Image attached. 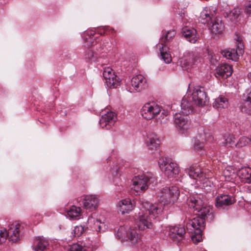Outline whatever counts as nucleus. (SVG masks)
I'll use <instances>...</instances> for the list:
<instances>
[{
  "label": "nucleus",
  "instance_id": "obj_32",
  "mask_svg": "<svg viewBox=\"0 0 251 251\" xmlns=\"http://www.w3.org/2000/svg\"><path fill=\"white\" fill-rule=\"evenodd\" d=\"M240 14V11L239 9L236 8L229 12H226L225 14V17L229 19L231 22L236 23L238 21Z\"/></svg>",
  "mask_w": 251,
  "mask_h": 251
},
{
  "label": "nucleus",
  "instance_id": "obj_47",
  "mask_svg": "<svg viewBox=\"0 0 251 251\" xmlns=\"http://www.w3.org/2000/svg\"><path fill=\"white\" fill-rule=\"evenodd\" d=\"M110 30H111V33L115 32V31L113 28H111Z\"/></svg>",
  "mask_w": 251,
  "mask_h": 251
},
{
  "label": "nucleus",
  "instance_id": "obj_34",
  "mask_svg": "<svg viewBox=\"0 0 251 251\" xmlns=\"http://www.w3.org/2000/svg\"><path fill=\"white\" fill-rule=\"evenodd\" d=\"M176 34V32L174 30H169L168 31H164L163 32L162 37L160 39L161 42L160 44H163L164 45V43L170 41L171 39L175 37Z\"/></svg>",
  "mask_w": 251,
  "mask_h": 251
},
{
  "label": "nucleus",
  "instance_id": "obj_18",
  "mask_svg": "<svg viewBox=\"0 0 251 251\" xmlns=\"http://www.w3.org/2000/svg\"><path fill=\"white\" fill-rule=\"evenodd\" d=\"M131 83L137 92H141L148 87L146 79L141 75L133 77L131 79Z\"/></svg>",
  "mask_w": 251,
  "mask_h": 251
},
{
  "label": "nucleus",
  "instance_id": "obj_22",
  "mask_svg": "<svg viewBox=\"0 0 251 251\" xmlns=\"http://www.w3.org/2000/svg\"><path fill=\"white\" fill-rule=\"evenodd\" d=\"M197 59V55L194 52H187L180 62L181 67L187 69L189 66L193 65Z\"/></svg>",
  "mask_w": 251,
  "mask_h": 251
},
{
  "label": "nucleus",
  "instance_id": "obj_10",
  "mask_svg": "<svg viewBox=\"0 0 251 251\" xmlns=\"http://www.w3.org/2000/svg\"><path fill=\"white\" fill-rule=\"evenodd\" d=\"M103 76L105 80V83L108 87L116 88L120 85L121 80L115 74V72L111 68L107 67L104 69Z\"/></svg>",
  "mask_w": 251,
  "mask_h": 251
},
{
  "label": "nucleus",
  "instance_id": "obj_2",
  "mask_svg": "<svg viewBox=\"0 0 251 251\" xmlns=\"http://www.w3.org/2000/svg\"><path fill=\"white\" fill-rule=\"evenodd\" d=\"M203 196L196 194L189 198V205L197 211V216L204 220V221L211 222L215 218L213 210L210 206L205 205Z\"/></svg>",
  "mask_w": 251,
  "mask_h": 251
},
{
  "label": "nucleus",
  "instance_id": "obj_4",
  "mask_svg": "<svg viewBox=\"0 0 251 251\" xmlns=\"http://www.w3.org/2000/svg\"><path fill=\"white\" fill-rule=\"evenodd\" d=\"M157 183L156 177L151 173H147L134 178L131 189L137 193L144 192L150 186L154 187Z\"/></svg>",
  "mask_w": 251,
  "mask_h": 251
},
{
  "label": "nucleus",
  "instance_id": "obj_13",
  "mask_svg": "<svg viewBox=\"0 0 251 251\" xmlns=\"http://www.w3.org/2000/svg\"><path fill=\"white\" fill-rule=\"evenodd\" d=\"M161 108L158 105L147 103L142 107L141 114L144 118L151 120L159 114Z\"/></svg>",
  "mask_w": 251,
  "mask_h": 251
},
{
  "label": "nucleus",
  "instance_id": "obj_42",
  "mask_svg": "<svg viewBox=\"0 0 251 251\" xmlns=\"http://www.w3.org/2000/svg\"><path fill=\"white\" fill-rule=\"evenodd\" d=\"M204 147V144L199 141H196L194 144V148L196 150H199L202 149Z\"/></svg>",
  "mask_w": 251,
  "mask_h": 251
},
{
  "label": "nucleus",
  "instance_id": "obj_6",
  "mask_svg": "<svg viewBox=\"0 0 251 251\" xmlns=\"http://www.w3.org/2000/svg\"><path fill=\"white\" fill-rule=\"evenodd\" d=\"M116 237L122 242L129 241L133 245L136 244L139 239V233L136 229L125 226H120L118 228Z\"/></svg>",
  "mask_w": 251,
  "mask_h": 251
},
{
  "label": "nucleus",
  "instance_id": "obj_11",
  "mask_svg": "<svg viewBox=\"0 0 251 251\" xmlns=\"http://www.w3.org/2000/svg\"><path fill=\"white\" fill-rule=\"evenodd\" d=\"M244 45L241 40H237L236 50L231 49H227L222 50L221 53L226 58L233 61H236L238 56L242 55L244 53Z\"/></svg>",
  "mask_w": 251,
  "mask_h": 251
},
{
  "label": "nucleus",
  "instance_id": "obj_31",
  "mask_svg": "<svg viewBox=\"0 0 251 251\" xmlns=\"http://www.w3.org/2000/svg\"><path fill=\"white\" fill-rule=\"evenodd\" d=\"M235 138L233 135L226 134L223 137V141L220 142L222 146L227 147H233L235 146Z\"/></svg>",
  "mask_w": 251,
  "mask_h": 251
},
{
  "label": "nucleus",
  "instance_id": "obj_14",
  "mask_svg": "<svg viewBox=\"0 0 251 251\" xmlns=\"http://www.w3.org/2000/svg\"><path fill=\"white\" fill-rule=\"evenodd\" d=\"M117 117L115 114L112 111H109L101 116L99 123L102 128L109 129L114 126Z\"/></svg>",
  "mask_w": 251,
  "mask_h": 251
},
{
  "label": "nucleus",
  "instance_id": "obj_12",
  "mask_svg": "<svg viewBox=\"0 0 251 251\" xmlns=\"http://www.w3.org/2000/svg\"><path fill=\"white\" fill-rule=\"evenodd\" d=\"M192 99L193 102L199 106H203L208 101V98L203 87L195 88Z\"/></svg>",
  "mask_w": 251,
  "mask_h": 251
},
{
  "label": "nucleus",
  "instance_id": "obj_29",
  "mask_svg": "<svg viewBox=\"0 0 251 251\" xmlns=\"http://www.w3.org/2000/svg\"><path fill=\"white\" fill-rule=\"evenodd\" d=\"M238 175L245 183H251V168H242L238 172Z\"/></svg>",
  "mask_w": 251,
  "mask_h": 251
},
{
  "label": "nucleus",
  "instance_id": "obj_30",
  "mask_svg": "<svg viewBox=\"0 0 251 251\" xmlns=\"http://www.w3.org/2000/svg\"><path fill=\"white\" fill-rule=\"evenodd\" d=\"M228 102L227 99L224 97L220 96L215 99L213 106L214 107L217 109H222L227 107Z\"/></svg>",
  "mask_w": 251,
  "mask_h": 251
},
{
  "label": "nucleus",
  "instance_id": "obj_44",
  "mask_svg": "<svg viewBox=\"0 0 251 251\" xmlns=\"http://www.w3.org/2000/svg\"><path fill=\"white\" fill-rule=\"evenodd\" d=\"M241 111L243 112H245L249 115H251V109L247 108V107H243L241 108Z\"/></svg>",
  "mask_w": 251,
  "mask_h": 251
},
{
  "label": "nucleus",
  "instance_id": "obj_40",
  "mask_svg": "<svg viewBox=\"0 0 251 251\" xmlns=\"http://www.w3.org/2000/svg\"><path fill=\"white\" fill-rule=\"evenodd\" d=\"M84 231V227L82 226H76L73 230L74 236L75 237H79Z\"/></svg>",
  "mask_w": 251,
  "mask_h": 251
},
{
  "label": "nucleus",
  "instance_id": "obj_37",
  "mask_svg": "<svg viewBox=\"0 0 251 251\" xmlns=\"http://www.w3.org/2000/svg\"><path fill=\"white\" fill-rule=\"evenodd\" d=\"M247 145H250V138L243 136L241 137L237 143L235 144V147L237 148H242Z\"/></svg>",
  "mask_w": 251,
  "mask_h": 251
},
{
  "label": "nucleus",
  "instance_id": "obj_43",
  "mask_svg": "<svg viewBox=\"0 0 251 251\" xmlns=\"http://www.w3.org/2000/svg\"><path fill=\"white\" fill-rule=\"evenodd\" d=\"M108 30H109L108 27L103 26L101 27L98 28L96 29V32H97L100 35H103L105 33V32Z\"/></svg>",
  "mask_w": 251,
  "mask_h": 251
},
{
  "label": "nucleus",
  "instance_id": "obj_3",
  "mask_svg": "<svg viewBox=\"0 0 251 251\" xmlns=\"http://www.w3.org/2000/svg\"><path fill=\"white\" fill-rule=\"evenodd\" d=\"M24 230V225L15 221L9 226L7 230L6 228H0V244L4 242L8 238L9 240L16 243L22 237Z\"/></svg>",
  "mask_w": 251,
  "mask_h": 251
},
{
  "label": "nucleus",
  "instance_id": "obj_23",
  "mask_svg": "<svg viewBox=\"0 0 251 251\" xmlns=\"http://www.w3.org/2000/svg\"><path fill=\"white\" fill-rule=\"evenodd\" d=\"M181 33L182 36L190 43H195L197 41L198 38L196 29L185 27L182 29Z\"/></svg>",
  "mask_w": 251,
  "mask_h": 251
},
{
  "label": "nucleus",
  "instance_id": "obj_7",
  "mask_svg": "<svg viewBox=\"0 0 251 251\" xmlns=\"http://www.w3.org/2000/svg\"><path fill=\"white\" fill-rule=\"evenodd\" d=\"M159 167L161 171L168 177H173L179 173V168L177 165L166 157H161L158 161Z\"/></svg>",
  "mask_w": 251,
  "mask_h": 251
},
{
  "label": "nucleus",
  "instance_id": "obj_41",
  "mask_svg": "<svg viewBox=\"0 0 251 251\" xmlns=\"http://www.w3.org/2000/svg\"><path fill=\"white\" fill-rule=\"evenodd\" d=\"M245 12L249 15L251 16V0L246 2Z\"/></svg>",
  "mask_w": 251,
  "mask_h": 251
},
{
  "label": "nucleus",
  "instance_id": "obj_15",
  "mask_svg": "<svg viewBox=\"0 0 251 251\" xmlns=\"http://www.w3.org/2000/svg\"><path fill=\"white\" fill-rule=\"evenodd\" d=\"M236 200L234 197L227 194H222L216 198L215 206L219 209H224L227 206L234 203Z\"/></svg>",
  "mask_w": 251,
  "mask_h": 251
},
{
  "label": "nucleus",
  "instance_id": "obj_36",
  "mask_svg": "<svg viewBox=\"0 0 251 251\" xmlns=\"http://www.w3.org/2000/svg\"><path fill=\"white\" fill-rule=\"evenodd\" d=\"M85 58L88 62H94L97 59V56L95 54L94 52L90 50H88L86 51L85 54Z\"/></svg>",
  "mask_w": 251,
  "mask_h": 251
},
{
  "label": "nucleus",
  "instance_id": "obj_24",
  "mask_svg": "<svg viewBox=\"0 0 251 251\" xmlns=\"http://www.w3.org/2000/svg\"><path fill=\"white\" fill-rule=\"evenodd\" d=\"M146 143L150 150H156L160 144V141L155 134L151 133L148 135Z\"/></svg>",
  "mask_w": 251,
  "mask_h": 251
},
{
  "label": "nucleus",
  "instance_id": "obj_38",
  "mask_svg": "<svg viewBox=\"0 0 251 251\" xmlns=\"http://www.w3.org/2000/svg\"><path fill=\"white\" fill-rule=\"evenodd\" d=\"M248 77L251 82V72L248 74ZM244 100L251 102V86L248 88L244 94Z\"/></svg>",
  "mask_w": 251,
  "mask_h": 251
},
{
  "label": "nucleus",
  "instance_id": "obj_19",
  "mask_svg": "<svg viewBox=\"0 0 251 251\" xmlns=\"http://www.w3.org/2000/svg\"><path fill=\"white\" fill-rule=\"evenodd\" d=\"M232 73V69L230 65L227 64H223L216 68V76L225 79L230 76Z\"/></svg>",
  "mask_w": 251,
  "mask_h": 251
},
{
  "label": "nucleus",
  "instance_id": "obj_25",
  "mask_svg": "<svg viewBox=\"0 0 251 251\" xmlns=\"http://www.w3.org/2000/svg\"><path fill=\"white\" fill-rule=\"evenodd\" d=\"M181 113L184 115H188L193 112V103L191 99L183 98L181 102Z\"/></svg>",
  "mask_w": 251,
  "mask_h": 251
},
{
  "label": "nucleus",
  "instance_id": "obj_46",
  "mask_svg": "<svg viewBox=\"0 0 251 251\" xmlns=\"http://www.w3.org/2000/svg\"><path fill=\"white\" fill-rule=\"evenodd\" d=\"M137 217H138V215H137V216H136V219H136V223H137ZM136 225H137V226H138V225H137V223H136ZM134 229H136V230H137V232H138V233H139V232H139L140 230H142L141 229H139V228H138V229H136V227H135V228H134Z\"/></svg>",
  "mask_w": 251,
  "mask_h": 251
},
{
  "label": "nucleus",
  "instance_id": "obj_16",
  "mask_svg": "<svg viewBox=\"0 0 251 251\" xmlns=\"http://www.w3.org/2000/svg\"><path fill=\"white\" fill-rule=\"evenodd\" d=\"M174 119V123L177 129L185 130L189 128L190 123L187 115L182 113H176Z\"/></svg>",
  "mask_w": 251,
  "mask_h": 251
},
{
  "label": "nucleus",
  "instance_id": "obj_28",
  "mask_svg": "<svg viewBox=\"0 0 251 251\" xmlns=\"http://www.w3.org/2000/svg\"><path fill=\"white\" fill-rule=\"evenodd\" d=\"M119 211L122 214L127 213L133 209V205L131 201L126 199L121 201L119 203Z\"/></svg>",
  "mask_w": 251,
  "mask_h": 251
},
{
  "label": "nucleus",
  "instance_id": "obj_33",
  "mask_svg": "<svg viewBox=\"0 0 251 251\" xmlns=\"http://www.w3.org/2000/svg\"><path fill=\"white\" fill-rule=\"evenodd\" d=\"M81 211L80 207L73 205L68 210V215L72 219H77L80 216Z\"/></svg>",
  "mask_w": 251,
  "mask_h": 251
},
{
  "label": "nucleus",
  "instance_id": "obj_21",
  "mask_svg": "<svg viewBox=\"0 0 251 251\" xmlns=\"http://www.w3.org/2000/svg\"><path fill=\"white\" fill-rule=\"evenodd\" d=\"M84 207L90 211L95 210L98 206V199L93 195H87L83 200Z\"/></svg>",
  "mask_w": 251,
  "mask_h": 251
},
{
  "label": "nucleus",
  "instance_id": "obj_8",
  "mask_svg": "<svg viewBox=\"0 0 251 251\" xmlns=\"http://www.w3.org/2000/svg\"><path fill=\"white\" fill-rule=\"evenodd\" d=\"M180 192L178 187H165L160 192V201L164 204L174 203L179 196Z\"/></svg>",
  "mask_w": 251,
  "mask_h": 251
},
{
  "label": "nucleus",
  "instance_id": "obj_48",
  "mask_svg": "<svg viewBox=\"0 0 251 251\" xmlns=\"http://www.w3.org/2000/svg\"><path fill=\"white\" fill-rule=\"evenodd\" d=\"M250 146H251V135L250 136Z\"/></svg>",
  "mask_w": 251,
  "mask_h": 251
},
{
  "label": "nucleus",
  "instance_id": "obj_20",
  "mask_svg": "<svg viewBox=\"0 0 251 251\" xmlns=\"http://www.w3.org/2000/svg\"><path fill=\"white\" fill-rule=\"evenodd\" d=\"M186 172L191 178L196 179L205 177V175L201 170V167L197 164L193 165L189 168L186 169Z\"/></svg>",
  "mask_w": 251,
  "mask_h": 251
},
{
  "label": "nucleus",
  "instance_id": "obj_27",
  "mask_svg": "<svg viewBox=\"0 0 251 251\" xmlns=\"http://www.w3.org/2000/svg\"><path fill=\"white\" fill-rule=\"evenodd\" d=\"M49 245V242L44 238L38 237L34 241L33 248L35 251H44Z\"/></svg>",
  "mask_w": 251,
  "mask_h": 251
},
{
  "label": "nucleus",
  "instance_id": "obj_39",
  "mask_svg": "<svg viewBox=\"0 0 251 251\" xmlns=\"http://www.w3.org/2000/svg\"><path fill=\"white\" fill-rule=\"evenodd\" d=\"M207 58L211 65H215L217 64L218 61L217 56L215 54H214L212 51H208Z\"/></svg>",
  "mask_w": 251,
  "mask_h": 251
},
{
  "label": "nucleus",
  "instance_id": "obj_5",
  "mask_svg": "<svg viewBox=\"0 0 251 251\" xmlns=\"http://www.w3.org/2000/svg\"><path fill=\"white\" fill-rule=\"evenodd\" d=\"M199 20L202 24H212L210 29L213 33H221L224 30L225 25L222 20L220 18H215L207 9L201 12Z\"/></svg>",
  "mask_w": 251,
  "mask_h": 251
},
{
  "label": "nucleus",
  "instance_id": "obj_45",
  "mask_svg": "<svg viewBox=\"0 0 251 251\" xmlns=\"http://www.w3.org/2000/svg\"><path fill=\"white\" fill-rule=\"evenodd\" d=\"M87 34H88V35H90V36H92V35H94L95 33V31H93V30H90V31H87V32H86Z\"/></svg>",
  "mask_w": 251,
  "mask_h": 251
},
{
  "label": "nucleus",
  "instance_id": "obj_26",
  "mask_svg": "<svg viewBox=\"0 0 251 251\" xmlns=\"http://www.w3.org/2000/svg\"><path fill=\"white\" fill-rule=\"evenodd\" d=\"M156 47L158 49L161 58L166 63H169L172 61V57L170 54L168 52L169 48L166 45L163 44H158L156 45Z\"/></svg>",
  "mask_w": 251,
  "mask_h": 251
},
{
  "label": "nucleus",
  "instance_id": "obj_17",
  "mask_svg": "<svg viewBox=\"0 0 251 251\" xmlns=\"http://www.w3.org/2000/svg\"><path fill=\"white\" fill-rule=\"evenodd\" d=\"M185 233L184 227L181 225L170 227L169 235L174 241L179 242L183 238Z\"/></svg>",
  "mask_w": 251,
  "mask_h": 251
},
{
  "label": "nucleus",
  "instance_id": "obj_1",
  "mask_svg": "<svg viewBox=\"0 0 251 251\" xmlns=\"http://www.w3.org/2000/svg\"><path fill=\"white\" fill-rule=\"evenodd\" d=\"M142 207L146 212L143 211H140L138 214L137 225L140 229L145 230L147 228H152L153 224L151 219L149 218V214L153 219L161 215L163 209V204L161 203H155L152 204L148 201H142Z\"/></svg>",
  "mask_w": 251,
  "mask_h": 251
},
{
  "label": "nucleus",
  "instance_id": "obj_9",
  "mask_svg": "<svg viewBox=\"0 0 251 251\" xmlns=\"http://www.w3.org/2000/svg\"><path fill=\"white\" fill-rule=\"evenodd\" d=\"M205 222L202 219L194 218L189 223L194 229L195 234L192 236V240L196 244L202 240V232L205 228Z\"/></svg>",
  "mask_w": 251,
  "mask_h": 251
},
{
  "label": "nucleus",
  "instance_id": "obj_35",
  "mask_svg": "<svg viewBox=\"0 0 251 251\" xmlns=\"http://www.w3.org/2000/svg\"><path fill=\"white\" fill-rule=\"evenodd\" d=\"M93 228L96 231L100 232H104L107 229V227L105 224L101 222L98 220H96L94 221Z\"/></svg>",
  "mask_w": 251,
  "mask_h": 251
}]
</instances>
